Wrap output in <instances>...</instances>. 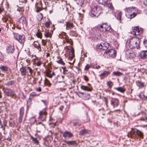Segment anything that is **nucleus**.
Masks as SVG:
<instances>
[{
    "label": "nucleus",
    "instance_id": "1a4fd4ad",
    "mask_svg": "<svg viewBox=\"0 0 147 147\" xmlns=\"http://www.w3.org/2000/svg\"><path fill=\"white\" fill-rule=\"evenodd\" d=\"M142 32V28H140V29L138 27L136 26L132 29V31L131 32V33L134 35H140Z\"/></svg>",
    "mask_w": 147,
    "mask_h": 147
},
{
    "label": "nucleus",
    "instance_id": "13d9d810",
    "mask_svg": "<svg viewBox=\"0 0 147 147\" xmlns=\"http://www.w3.org/2000/svg\"><path fill=\"white\" fill-rule=\"evenodd\" d=\"M62 68L63 69L64 71L67 72L68 71V70L67 69L66 67H62Z\"/></svg>",
    "mask_w": 147,
    "mask_h": 147
},
{
    "label": "nucleus",
    "instance_id": "423d86ee",
    "mask_svg": "<svg viewBox=\"0 0 147 147\" xmlns=\"http://www.w3.org/2000/svg\"><path fill=\"white\" fill-rule=\"evenodd\" d=\"M3 91L6 96L11 97L16 96L15 92L11 89L4 88H3Z\"/></svg>",
    "mask_w": 147,
    "mask_h": 147
},
{
    "label": "nucleus",
    "instance_id": "37998d69",
    "mask_svg": "<svg viewBox=\"0 0 147 147\" xmlns=\"http://www.w3.org/2000/svg\"><path fill=\"white\" fill-rule=\"evenodd\" d=\"M91 66L90 65L87 64L85 66L84 68V70H87Z\"/></svg>",
    "mask_w": 147,
    "mask_h": 147
},
{
    "label": "nucleus",
    "instance_id": "bb28decb",
    "mask_svg": "<svg viewBox=\"0 0 147 147\" xmlns=\"http://www.w3.org/2000/svg\"><path fill=\"white\" fill-rule=\"evenodd\" d=\"M116 90L121 93L124 92L125 91V89L122 87H119L116 88Z\"/></svg>",
    "mask_w": 147,
    "mask_h": 147
},
{
    "label": "nucleus",
    "instance_id": "7ed1b4c3",
    "mask_svg": "<svg viewBox=\"0 0 147 147\" xmlns=\"http://www.w3.org/2000/svg\"><path fill=\"white\" fill-rule=\"evenodd\" d=\"M102 12V8L98 5H94L91 7L90 16L92 17H98Z\"/></svg>",
    "mask_w": 147,
    "mask_h": 147
},
{
    "label": "nucleus",
    "instance_id": "2f4dec72",
    "mask_svg": "<svg viewBox=\"0 0 147 147\" xmlns=\"http://www.w3.org/2000/svg\"><path fill=\"white\" fill-rule=\"evenodd\" d=\"M132 52L131 51H130V52H129V50H128V51H127L126 52V54L128 56H129V57H132V55H133V54Z\"/></svg>",
    "mask_w": 147,
    "mask_h": 147
},
{
    "label": "nucleus",
    "instance_id": "f257e3e1",
    "mask_svg": "<svg viewBox=\"0 0 147 147\" xmlns=\"http://www.w3.org/2000/svg\"><path fill=\"white\" fill-rule=\"evenodd\" d=\"M103 28H104L106 31H109L111 30V31L112 30L111 26L108 25L106 23L103 24L102 25H98L97 27L93 28L92 30H97L96 32H94V34L95 35H98V34L100 36L102 33V32L104 31Z\"/></svg>",
    "mask_w": 147,
    "mask_h": 147
},
{
    "label": "nucleus",
    "instance_id": "69168bd1",
    "mask_svg": "<svg viewBox=\"0 0 147 147\" xmlns=\"http://www.w3.org/2000/svg\"><path fill=\"white\" fill-rule=\"evenodd\" d=\"M36 95V93L34 92H33L30 94V96H34Z\"/></svg>",
    "mask_w": 147,
    "mask_h": 147
},
{
    "label": "nucleus",
    "instance_id": "412c9836",
    "mask_svg": "<svg viewBox=\"0 0 147 147\" xmlns=\"http://www.w3.org/2000/svg\"><path fill=\"white\" fill-rule=\"evenodd\" d=\"M97 3L105 5L108 3V2L110 0H96Z\"/></svg>",
    "mask_w": 147,
    "mask_h": 147
},
{
    "label": "nucleus",
    "instance_id": "bf43d9fd",
    "mask_svg": "<svg viewBox=\"0 0 147 147\" xmlns=\"http://www.w3.org/2000/svg\"><path fill=\"white\" fill-rule=\"evenodd\" d=\"M83 78L86 81H87L88 80V77L86 76H83Z\"/></svg>",
    "mask_w": 147,
    "mask_h": 147
},
{
    "label": "nucleus",
    "instance_id": "c85d7f7f",
    "mask_svg": "<svg viewBox=\"0 0 147 147\" xmlns=\"http://www.w3.org/2000/svg\"><path fill=\"white\" fill-rule=\"evenodd\" d=\"M31 138L32 140L34 142V143L36 145H37L39 144V142L37 140L36 138H34L32 136L31 137Z\"/></svg>",
    "mask_w": 147,
    "mask_h": 147
},
{
    "label": "nucleus",
    "instance_id": "9b49d317",
    "mask_svg": "<svg viewBox=\"0 0 147 147\" xmlns=\"http://www.w3.org/2000/svg\"><path fill=\"white\" fill-rule=\"evenodd\" d=\"M24 109L23 107H22L20 110V116L19 117V122L21 123L23 117Z\"/></svg>",
    "mask_w": 147,
    "mask_h": 147
},
{
    "label": "nucleus",
    "instance_id": "c03bdc74",
    "mask_svg": "<svg viewBox=\"0 0 147 147\" xmlns=\"http://www.w3.org/2000/svg\"><path fill=\"white\" fill-rule=\"evenodd\" d=\"M42 45L45 46L47 44V42L46 40L44 39H42Z\"/></svg>",
    "mask_w": 147,
    "mask_h": 147
},
{
    "label": "nucleus",
    "instance_id": "5701e85b",
    "mask_svg": "<svg viewBox=\"0 0 147 147\" xmlns=\"http://www.w3.org/2000/svg\"><path fill=\"white\" fill-rule=\"evenodd\" d=\"M8 67L6 66L3 65H1L0 66V69L3 72H5L8 70Z\"/></svg>",
    "mask_w": 147,
    "mask_h": 147
},
{
    "label": "nucleus",
    "instance_id": "09e8293b",
    "mask_svg": "<svg viewBox=\"0 0 147 147\" xmlns=\"http://www.w3.org/2000/svg\"><path fill=\"white\" fill-rule=\"evenodd\" d=\"M36 35L38 38H41L42 36V34L40 32H37L36 34Z\"/></svg>",
    "mask_w": 147,
    "mask_h": 147
},
{
    "label": "nucleus",
    "instance_id": "49530a36",
    "mask_svg": "<svg viewBox=\"0 0 147 147\" xmlns=\"http://www.w3.org/2000/svg\"><path fill=\"white\" fill-rule=\"evenodd\" d=\"M45 25L47 28H49L50 26V22H47L45 23Z\"/></svg>",
    "mask_w": 147,
    "mask_h": 147
},
{
    "label": "nucleus",
    "instance_id": "a211bd4d",
    "mask_svg": "<svg viewBox=\"0 0 147 147\" xmlns=\"http://www.w3.org/2000/svg\"><path fill=\"white\" fill-rule=\"evenodd\" d=\"M134 12L131 13H126V16L129 19H131L134 17L136 15Z\"/></svg>",
    "mask_w": 147,
    "mask_h": 147
},
{
    "label": "nucleus",
    "instance_id": "3c124183",
    "mask_svg": "<svg viewBox=\"0 0 147 147\" xmlns=\"http://www.w3.org/2000/svg\"><path fill=\"white\" fill-rule=\"evenodd\" d=\"M143 44L145 47L147 48V40L144 41Z\"/></svg>",
    "mask_w": 147,
    "mask_h": 147
},
{
    "label": "nucleus",
    "instance_id": "2eb2a0df",
    "mask_svg": "<svg viewBox=\"0 0 147 147\" xmlns=\"http://www.w3.org/2000/svg\"><path fill=\"white\" fill-rule=\"evenodd\" d=\"M20 23L22 24L23 26H27V22L26 20V18L24 17H20L19 20Z\"/></svg>",
    "mask_w": 147,
    "mask_h": 147
},
{
    "label": "nucleus",
    "instance_id": "8fccbe9b",
    "mask_svg": "<svg viewBox=\"0 0 147 147\" xmlns=\"http://www.w3.org/2000/svg\"><path fill=\"white\" fill-rule=\"evenodd\" d=\"M77 95L79 97L82 98L83 96V93L79 92L77 94Z\"/></svg>",
    "mask_w": 147,
    "mask_h": 147
},
{
    "label": "nucleus",
    "instance_id": "c756f323",
    "mask_svg": "<svg viewBox=\"0 0 147 147\" xmlns=\"http://www.w3.org/2000/svg\"><path fill=\"white\" fill-rule=\"evenodd\" d=\"M14 83V82L13 81H11L9 82H7L5 85L7 86H9L12 85Z\"/></svg>",
    "mask_w": 147,
    "mask_h": 147
},
{
    "label": "nucleus",
    "instance_id": "b1692460",
    "mask_svg": "<svg viewBox=\"0 0 147 147\" xmlns=\"http://www.w3.org/2000/svg\"><path fill=\"white\" fill-rule=\"evenodd\" d=\"M51 71H50L49 72H47V76L51 78L53 76L55 75V74L54 71H53L51 73Z\"/></svg>",
    "mask_w": 147,
    "mask_h": 147
},
{
    "label": "nucleus",
    "instance_id": "774afa93",
    "mask_svg": "<svg viewBox=\"0 0 147 147\" xmlns=\"http://www.w3.org/2000/svg\"><path fill=\"white\" fill-rule=\"evenodd\" d=\"M79 134L80 135H83V130H81L80 131L79 133Z\"/></svg>",
    "mask_w": 147,
    "mask_h": 147
},
{
    "label": "nucleus",
    "instance_id": "393cba45",
    "mask_svg": "<svg viewBox=\"0 0 147 147\" xmlns=\"http://www.w3.org/2000/svg\"><path fill=\"white\" fill-rule=\"evenodd\" d=\"M136 132L137 135L140 137L143 138V135L142 132L139 130L136 129Z\"/></svg>",
    "mask_w": 147,
    "mask_h": 147
},
{
    "label": "nucleus",
    "instance_id": "0e129e2a",
    "mask_svg": "<svg viewBox=\"0 0 147 147\" xmlns=\"http://www.w3.org/2000/svg\"><path fill=\"white\" fill-rule=\"evenodd\" d=\"M3 10V7H0V13H1Z\"/></svg>",
    "mask_w": 147,
    "mask_h": 147
},
{
    "label": "nucleus",
    "instance_id": "cd10ccee",
    "mask_svg": "<svg viewBox=\"0 0 147 147\" xmlns=\"http://www.w3.org/2000/svg\"><path fill=\"white\" fill-rule=\"evenodd\" d=\"M113 74L116 76H120L123 75V74L122 73L120 72L119 71H114L113 73Z\"/></svg>",
    "mask_w": 147,
    "mask_h": 147
},
{
    "label": "nucleus",
    "instance_id": "ea45409f",
    "mask_svg": "<svg viewBox=\"0 0 147 147\" xmlns=\"http://www.w3.org/2000/svg\"><path fill=\"white\" fill-rule=\"evenodd\" d=\"M83 135L85 134H89L90 133V131L87 130L86 129H83Z\"/></svg>",
    "mask_w": 147,
    "mask_h": 147
},
{
    "label": "nucleus",
    "instance_id": "e433bc0d",
    "mask_svg": "<svg viewBox=\"0 0 147 147\" xmlns=\"http://www.w3.org/2000/svg\"><path fill=\"white\" fill-rule=\"evenodd\" d=\"M83 90L87 91H91V90L90 88H88L86 86H83Z\"/></svg>",
    "mask_w": 147,
    "mask_h": 147
},
{
    "label": "nucleus",
    "instance_id": "58836bf2",
    "mask_svg": "<svg viewBox=\"0 0 147 147\" xmlns=\"http://www.w3.org/2000/svg\"><path fill=\"white\" fill-rule=\"evenodd\" d=\"M45 36L46 37H50L51 36V34L49 32H47L45 33Z\"/></svg>",
    "mask_w": 147,
    "mask_h": 147
},
{
    "label": "nucleus",
    "instance_id": "f3484780",
    "mask_svg": "<svg viewBox=\"0 0 147 147\" xmlns=\"http://www.w3.org/2000/svg\"><path fill=\"white\" fill-rule=\"evenodd\" d=\"M141 58L144 59L147 58V50L141 51L139 54Z\"/></svg>",
    "mask_w": 147,
    "mask_h": 147
},
{
    "label": "nucleus",
    "instance_id": "864d4df0",
    "mask_svg": "<svg viewBox=\"0 0 147 147\" xmlns=\"http://www.w3.org/2000/svg\"><path fill=\"white\" fill-rule=\"evenodd\" d=\"M31 99H30V98H29L28 100L27 101V105L28 106H29L31 104Z\"/></svg>",
    "mask_w": 147,
    "mask_h": 147
},
{
    "label": "nucleus",
    "instance_id": "20e7f679",
    "mask_svg": "<svg viewBox=\"0 0 147 147\" xmlns=\"http://www.w3.org/2000/svg\"><path fill=\"white\" fill-rule=\"evenodd\" d=\"M67 49L68 50L69 54V59L70 61L69 63L71 64H73L75 61V59H74V50L70 46L67 47Z\"/></svg>",
    "mask_w": 147,
    "mask_h": 147
},
{
    "label": "nucleus",
    "instance_id": "f8f14e48",
    "mask_svg": "<svg viewBox=\"0 0 147 147\" xmlns=\"http://www.w3.org/2000/svg\"><path fill=\"white\" fill-rule=\"evenodd\" d=\"M46 114V110L45 109L40 112L38 119L42 121L44 120L45 118Z\"/></svg>",
    "mask_w": 147,
    "mask_h": 147
},
{
    "label": "nucleus",
    "instance_id": "de8ad7c7",
    "mask_svg": "<svg viewBox=\"0 0 147 147\" xmlns=\"http://www.w3.org/2000/svg\"><path fill=\"white\" fill-rule=\"evenodd\" d=\"M71 34L74 36H77V33L74 31H72L71 32Z\"/></svg>",
    "mask_w": 147,
    "mask_h": 147
},
{
    "label": "nucleus",
    "instance_id": "f03ea898",
    "mask_svg": "<svg viewBox=\"0 0 147 147\" xmlns=\"http://www.w3.org/2000/svg\"><path fill=\"white\" fill-rule=\"evenodd\" d=\"M140 38L134 37L129 40L127 44L130 49H134L135 48L138 49L140 48Z\"/></svg>",
    "mask_w": 147,
    "mask_h": 147
},
{
    "label": "nucleus",
    "instance_id": "4c0bfd02",
    "mask_svg": "<svg viewBox=\"0 0 147 147\" xmlns=\"http://www.w3.org/2000/svg\"><path fill=\"white\" fill-rule=\"evenodd\" d=\"M107 85L108 86L109 88H111L113 85V84L111 81H109L107 82Z\"/></svg>",
    "mask_w": 147,
    "mask_h": 147
},
{
    "label": "nucleus",
    "instance_id": "473e14b6",
    "mask_svg": "<svg viewBox=\"0 0 147 147\" xmlns=\"http://www.w3.org/2000/svg\"><path fill=\"white\" fill-rule=\"evenodd\" d=\"M56 62L62 65H64L65 64V63L61 59H60L59 60L57 61Z\"/></svg>",
    "mask_w": 147,
    "mask_h": 147
},
{
    "label": "nucleus",
    "instance_id": "aec40b11",
    "mask_svg": "<svg viewBox=\"0 0 147 147\" xmlns=\"http://www.w3.org/2000/svg\"><path fill=\"white\" fill-rule=\"evenodd\" d=\"M134 8L133 7H128L125 8L124 10L126 13H131L134 12Z\"/></svg>",
    "mask_w": 147,
    "mask_h": 147
},
{
    "label": "nucleus",
    "instance_id": "dca6fc26",
    "mask_svg": "<svg viewBox=\"0 0 147 147\" xmlns=\"http://www.w3.org/2000/svg\"><path fill=\"white\" fill-rule=\"evenodd\" d=\"M15 50V49L13 46L10 45L6 48V51L7 53H12Z\"/></svg>",
    "mask_w": 147,
    "mask_h": 147
},
{
    "label": "nucleus",
    "instance_id": "7c9ffc66",
    "mask_svg": "<svg viewBox=\"0 0 147 147\" xmlns=\"http://www.w3.org/2000/svg\"><path fill=\"white\" fill-rule=\"evenodd\" d=\"M65 142L69 145H73L75 144V141H65Z\"/></svg>",
    "mask_w": 147,
    "mask_h": 147
},
{
    "label": "nucleus",
    "instance_id": "0eeeda50",
    "mask_svg": "<svg viewBox=\"0 0 147 147\" xmlns=\"http://www.w3.org/2000/svg\"><path fill=\"white\" fill-rule=\"evenodd\" d=\"M104 55H107V57L114 58L116 56V51L115 50L111 49L105 51L104 53Z\"/></svg>",
    "mask_w": 147,
    "mask_h": 147
},
{
    "label": "nucleus",
    "instance_id": "603ef678",
    "mask_svg": "<svg viewBox=\"0 0 147 147\" xmlns=\"http://www.w3.org/2000/svg\"><path fill=\"white\" fill-rule=\"evenodd\" d=\"M38 16H39L40 18L39 20H40V21L43 18V16L42 14L41 13H40V14L38 15Z\"/></svg>",
    "mask_w": 147,
    "mask_h": 147
},
{
    "label": "nucleus",
    "instance_id": "f704fd0d",
    "mask_svg": "<svg viewBox=\"0 0 147 147\" xmlns=\"http://www.w3.org/2000/svg\"><path fill=\"white\" fill-rule=\"evenodd\" d=\"M83 96L84 97V99L86 100L89 99L90 97L89 94H85L84 95L83 94Z\"/></svg>",
    "mask_w": 147,
    "mask_h": 147
},
{
    "label": "nucleus",
    "instance_id": "338daca9",
    "mask_svg": "<svg viewBox=\"0 0 147 147\" xmlns=\"http://www.w3.org/2000/svg\"><path fill=\"white\" fill-rule=\"evenodd\" d=\"M64 22V20H59L58 21V22L59 23H62Z\"/></svg>",
    "mask_w": 147,
    "mask_h": 147
},
{
    "label": "nucleus",
    "instance_id": "e2e57ef3",
    "mask_svg": "<svg viewBox=\"0 0 147 147\" xmlns=\"http://www.w3.org/2000/svg\"><path fill=\"white\" fill-rule=\"evenodd\" d=\"M41 64V63L40 61H38L37 63H36V65L38 66H40Z\"/></svg>",
    "mask_w": 147,
    "mask_h": 147
},
{
    "label": "nucleus",
    "instance_id": "4d7b16f0",
    "mask_svg": "<svg viewBox=\"0 0 147 147\" xmlns=\"http://www.w3.org/2000/svg\"><path fill=\"white\" fill-rule=\"evenodd\" d=\"M3 56L2 55L0 51V60H2L3 59Z\"/></svg>",
    "mask_w": 147,
    "mask_h": 147
},
{
    "label": "nucleus",
    "instance_id": "052dcab7",
    "mask_svg": "<svg viewBox=\"0 0 147 147\" xmlns=\"http://www.w3.org/2000/svg\"><path fill=\"white\" fill-rule=\"evenodd\" d=\"M145 6H147V0H145L143 2Z\"/></svg>",
    "mask_w": 147,
    "mask_h": 147
},
{
    "label": "nucleus",
    "instance_id": "680f3d73",
    "mask_svg": "<svg viewBox=\"0 0 147 147\" xmlns=\"http://www.w3.org/2000/svg\"><path fill=\"white\" fill-rule=\"evenodd\" d=\"M19 1L24 3H26L27 2L26 0H19Z\"/></svg>",
    "mask_w": 147,
    "mask_h": 147
},
{
    "label": "nucleus",
    "instance_id": "6e6552de",
    "mask_svg": "<svg viewBox=\"0 0 147 147\" xmlns=\"http://www.w3.org/2000/svg\"><path fill=\"white\" fill-rule=\"evenodd\" d=\"M13 36L14 39L21 43H24L25 40V36L23 35H20L18 34H14Z\"/></svg>",
    "mask_w": 147,
    "mask_h": 147
},
{
    "label": "nucleus",
    "instance_id": "a878e982",
    "mask_svg": "<svg viewBox=\"0 0 147 147\" xmlns=\"http://www.w3.org/2000/svg\"><path fill=\"white\" fill-rule=\"evenodd\" d=\"M121 11H119L117 15V16H115L117 19L119 20L120 21V22H121Z\"/></svg>",
    "mask_w": 147,
    "mask_h": 147
},
{
    "label": "nucleus",
    "instance_id": "4be33fe9",
    "mask_svg": "<svg viewBox=\"0 0 147 147\" xmlns=\"http://www.w3.org/2000/svg\"><path fill=\"white\" fill-rule=\"evenodd\" d=\"M20 70L22 76H24L26 75V67H22L20 68Z\"/></svg>",
    "mask_w": 147,
    "mask_h": 147
},
{
    "label": "nucleus",
    "instance_id": "39448f33",
    "mask_svg": "<svg viewBox=\"0 0 147 147\" xmlns=\"http://www.w3.org/2000/svg\"><path fill=\"white\" fill-rule=\"evenodd\" d=\"M109 44L104 41H103L100 44H98L96 46V50L98 51L100 50H105L109 47Z\"/></svg>",
    "mask_w": 147,
    "mask_h": 147
},
{
    "label": "nucleus",
    "instance_id": "6e6d98bb",
    "mask_svg": "<svg viewBox=\"0 0 147 147\" xmlns=\"http://www.w3.org/2000/svg\"><path fill=\"white\" fill-rule=\"evenodd\" d=\"M41 101L45 105H46L48 104L47 101H46V100H42Z\"/></svg>",
    "mask_w": 147,
    "mask_h": 147
},
{
    "label": "nucleus",
    "instance_id": "a19ab883",
    "mask_svg": "<svg viewBox=\"0 0 147 147\" xmlns=\"http://www.w3.org/2000/svg\"><path fill=\"white\" fill-rule=\"evenodd\" d=\"M30 121L32 123H34L36 120L34 117H32L30 119Z\"/></svg>",
    "mask_w": 147,
    "mask_h": 147
},
{
    "label": "nucleus",
    "instance_id": "4468645a",
    "mask_svg": "<svg viewBox=\"0 0 147 147\" xmlns=\"http://www.w3.org/2000/svg\"><path fill=\"white\" fill-rule=\"evenodd\" d=\"M63 136L65 139L69 138L73 136L72 134L70 132L68 131L64 132L63 134Z\"/></svg>",
    "mask_w": 147,
    "mask_h": 147
},
{
    "label": "nucleus",
    "instance_id": "a18cd8bd",
    "mask_svg": "<svg viewBox=\"0 0 147 147\" xmlns=\"http://www.w3.org/2000/svg\"><path fill=\"white\" fill-rule=\"evenodd\" d=\"M27 69L29 70V72L30 74L32 75L33 71V70H32L31 68L29 67H27Z\"/></svg>",
    "mask_w": 147,
    "mask_h": 147
},
{
    "label": "nucleus",
    "instance_id": "6ab92c4d",
    "mask_svg": "<svg viewBox=\"0 0 147 147\" xmlns=\"http://www.w3.org/2000/svg\"><path fill=\"white\" fill-rule=\"evenodd\" d=\"M65 25H66V29L67 30L71 29L74 27V26L72 23L69 22H66V24Z\"/></svg>",
    "mask_w": 147,
    "mask_h": 147
},
{
    "label": "nucleus",
    "instance_id": "5fc2aeb1",
    "mask_svg": "<svg viewBox=\"0 0 147 147\" xmlns=\"http://www.w3.org/2000/svg\"><path fill=\"white\" fill-rule=\"evenodd\" d=\"M36 90L38 92H40L41 91V88L40 87H39L36 88Z\"/></svg>",
    "mask_w": 147,
    "mask_h": 147
},
{
    "label": "nucleus",
    "instance_id": "79ce46f5",
    "mask_svg": "<svg viewBox=\"0 0 147 147\" xmlns=\"http://www.w3.org/2000/svg\"><path fill=\"white\" fill-rule=\"evenodd\" d=\"M100 68V66H99L97 64H96L95 65H94L93 66V68L94 69H98Z\"/></svg>",
    "mask_w": 147,
    "mask_h": 147
},
{
    "label": "nucleus",
    "instance_id": "72a5a7b5",
    "mask_svg": "<svg viewBox=\"0 0 147 147\" xmlns=\"http://www.w3.org/2000/svg\"><path fill=\"white\" fill-rule=\"evenodd\" d=\"M33 45L37 49L39 48V47H40V44L37 42H35L34 43Z\"/></svg>",
    "mask_w": 147,
    "mask_h": 147
},
{
    "label": "nucleus",
    "instance_id": "c9c22d12",
    "mask_svg": "<svg viewBox=\"0 0 147 147\" xmlns=\"http://www.w3.org/2000/svg\"><path fill=\"white\" fill-rule=\"evenodd\" d=\"M107 7L109 8L112 11L114 10V8L112 4L110 3L109 4H108L107 5Z\"/></svg>",
    "mask_w": 147,
    "mask_h": 147
},
{
    "label": "nucleus",
    "instance_id": "9d476101",
    "mask_svg": "<svg viewBox=\"0 0 147 147\" xmlns=\"http://www.w3.org/2000/svg\"><path fill=\"white\" fill-rule=\"evenodd\" d=\"M110 102L111 105L113 108L117 107L119 104V100L116 98H111Z\"/></svg>",
    "mask_w": 147,
    "mask_h": 147
},
{
    "label": "nucleus",
    "instance_id": "ddd939ff",
    "mask_svg": "<svg viewBox=\"0 0 147 147\" xmlns=\"http://www.w3.org/2000/svg\"><path fill=\"white\" fill-rule=\"evenodd\" d=\"M110 74L109 71H105L99 75L100 79L102 80L104 78L107 77Z\"/></svg>",
    "mask_w": 147,
    "mask_h": 147
}]
</instances>
